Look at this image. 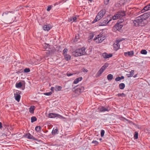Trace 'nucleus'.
Returning a JSON list of instances; mask_svg holds the SVG:
<instances>
[{
  "label": "nucleus",
  "instance_id": "4c0bfd02",
  "mask_svg": "<svg viewBox=\"0 0 150 150\" xmlns=\"http://www.w3.org/2000/svg\"><path fill=\"white\" fill-rule=\"evenodd\" d=\"M50 45L49 44H45L44 46V47L45 49H46L47 48H50Z\"/></svg>",
  "mask_w": 150,
  "mask_h": 150
},
{
  "label": "nucleus",
  "instance_id": "c03bdc74",
  "mask_svg": "<svg viewBox=\"0 0 150 150\" xmlns=\"http://www.w3.org/2000/svg\"><path fill=\"white\" fill-rule=\"evenodd\" d=\"M105 131L103 130H102L101 131V133H100V135L102 137H103L104 136V134H105Z\"/></svg>",
  "mask_w": 150,
  "mask_h": 150
},
{
  "label": "nucleus",
  "instance_id": "a211bd4d",
  "mask_svg": "<svg viewBox=\"0 0 150 150\" xmlns=\"http://www.w3.org/2000/svg\"><path fill=\"white\" fill-rule=\"evenodd\" d=\"M113 45L115 50H117L120 48V45L119 43L117 44L115 42Z\"/></svg>",
  "mask_w": 150,
  "mask_h": 150
},
{
  "label": "nucleus",
  "instance_id": "ddd939ff",
  "mask_svg": "<svg viewBox=\"0 0 150 150\" xmlns=\"http://www.w3.org/2000/svg\"><path fill=\"white\" fill-rule=\"evenodd\" d=\"M134 52L133 51L125 52L124 53V55L126 56H129L132 57L134 55Z\"/></svg>",
  "mask_w": 150,
  "mask_h": 150
},
{
  "label": "nucleus",
  "instance_id": "e433bc0d",
  "mask_svg": "<svg viewBox=\"0 0 150 150\" xmlns=\"http://www.w3.org/2000/svg\"><path fill=\"white\" fill-rule=\"evenodd\" d=\"M30 71V70L29 68H25L24 70V72L25 73H28Z\"/></svg>",
  "mask_w": 150,
  "mask_h": 150
},
{
  "label": "nucleus",
  "instance_id": "bb28decb",
  "mask_svg": "<svg viewBox=\"0 0 150 150\" xmlns=\"http://www.w3.org/2000/svg\"><path fill=\"white\" fill-rule=\"evenodd\" d=\"M124 79V77L123 76H122L121 77H117L115 78V80L116 81H119L121 79Z\"/></svg>",
  "mask_w": 150,
  "mask_h": 150
},
{
  "label": "nucleus",
  "instance_id": "e2e57ef3",
  "mask_svg": "<svg viewBox=\"0 0 150 150\" xmlns=\"http://www.w3.org/2000/svg\"><path fill=\"white\" fill-rule=\"evenodd\" d=\"M137 76V74L133 76V77L134 78H136Z\"/></svg>",
  "mask_w": 150,
  "mask_h": 150
},
{
  "label": "nucleus",
  "instance_id": "09e8293b",
  "mask_svg": "<svg viewBox=\"0 0 150 150\" xmlns=\"http://www.w3.org/2000/svg\"><path fill=\"white\" fill-rule=\"evenodd\" d=\"M110 0H104V3L105 5H107L109 3Z\"/></svg>",
  "mask_w": 150,
  "mask_h": 150
},
{
  "label": "nucleus",
  "instance_id": "8fccbe9b",
  "mask_svg": "<svg viewBox=\"0 0 150 150\" xmlns=\"http://www.w3.org/2000/svg\"><path fill=\"white\" fill-rule=\"evenodd\" d=\"M52 6L51 5H49L48 6L47 8V11H49L51 9Z\"/></svg>",
  "mask_w": 150,
  "mask_h": 150
},
{
  "label": "nucleus",
  "instance_id": "473e14b6",
  "mask_svg": "<svg viewBox=\"0 0 150 150\" xmlns=\"http://www.w3.org/2000/svg\"><path fill=\"white\" fill-rule=\"evenodd\" d=\"M117 13L115 15H114L113 16H112V18L113 20H117L119 18V16H117Z\"/></svg>",
  "mask_w": 150,
  "mask_h": 150
},
{
  "label": "nucleus",
  "instance_id": "603ef678",
  "mask_svg": "<svg viewBox=\"0 0 150 150\" xmlns=\"http://www.w3.org/2000/svg\"><path fill=\"white\" fill-rule=\"evenodd\" d=\"M112 54H107V58H109L110 57H111L112 56Z\"/></svg>",
  "mask_w": 150,
  "mask_h": 150
},
{
  "label": "nucleus",
  "instance_id": "a19ab883",
  "mask_svg": "<svg viewBox=\"0 0 150 150\" xmlns=\"http://www.w3.org/2000/svg\"><path fill=\"white\" fill-rule=\"evenodd\" d=\"M124 21V19L123 18H121L118 20L117 23H119V24H120L123 22Z\"/></svg>",
  "mask_w": 150,
  "mask_h": 150
},
{
  "label": "nucleus",
  "instance_id": "423d86ee",
  "mask_svg": "<svg viewBox=\"0 0 150 150\" xmlns=\"http://www.w3.org/2000/svg\"><path fill=\"white\" fill-rule=\"evenodd\" d=\"M10 13L13 14L14 13V12L13 11H6L3 13L2 16L6 17H9L11 16V14H10Z\"/></svg>",
  "mask_w": 150,
  "mask_h": 150
},
{
  "label": "nucleus",
  "instance_id": "69168bd1",
  "mask_svg": "<svg viewBox=\"0 0 150 150\" xmlns=\"http://www.w3.org/2000/svg\"><path fill=\"white\" fill-rule=\"evenodd\" d=\"M120 39L121 40V41L125 40V39L123 38H122V39Z\"/></svg>",
  "mask_w": 150,
  "mask_h": 150
},
{
  "label": "nucleus",
  "instance_id": "37998d69",
  "mask_svg": "<svg viewBox=\"0 0 150 150\" xmlns=\"http://www.w3.org/2000/svg\"><path fill=\"white\" fill-rule=\"evenodd\" d=\"M117 95L118 97L125 96V95L123 93H119L117 94Z\"/></svg>",
  "mask_w": 150,
  "mask_h": 150
},
{
  "label": "nucleus",
  "instance_id": "f03ea898",
  "mask_svg": "<svg viewBox=\"0 0 150 150\" xmlns=\"http://www.w3.org/2000/svg\"><path fill=\"white\" fill-rule=\"evenodd\" d=\"M112 16L111 15H109L106 17L103 18L100 22V25H106L107 24L110 22L112 19Z\"/></svg>",
  "mask_w": 150,
  "mask_h": 150
},
{
  "label": "nucleus",
  "instance_id": "de8ad7c7",
  "mask_svg": "<svg viewBox=\"0 0 150 150\" xmlns=\"http://www.w3.org/2000/svg\"><path fill=\"white\" fill-rule=\"evenodd\" d=\"M52 93V92L51 91L48 92L46 93H44V94L46 96H50Z\"/></svg>",
  "mask_w": 150,
  "mask_h": 150
},
{
  "label": "nucleus",
  "instance_id": "72a5a7b5",
  "mask_svg": "<svg viewBox=\"0 0 150 150\" xmlns=\"http://www.w3.org/2000/svg\"><path fill=\"white\" fill-rule=\"evenodd\" d=\"M147 52V51L145 50H142L141 51V53L143 54H146Z\"/></svg>",
  "mask_w": 150,
  "mask_h": 150
},
{
  "label": "nucleus",
  "instance_id": "cd10ccee",
  "mask_svg": "<svg viewBox=\"0 0 150 150\" xmlns=\"http://www.w3.org/2000/svg\"><path fill=\"white\" fill-rule=\"evenodd\" d=\"M120 88L121 89H123L125 87V85L124 83H122L119 85Z\"/></svg>",
  "mask_w": 150,
  "mask_h": 150
},
{
  "label": "nucleus",
  "instance_id": "c756f323",
  "mask_svg": "<svg viewBox=\"0 0 150 150\" xmlns=\"http://www.w3.org/2000/svg\"><path fill=\"white\" fill-rule=\"evenodd\" d=\"M37 120V118L35 116H33L31 117V122L32 123L36 121Z\"/></svg>",
  "mask_w": 150,
  "mask_h": 150
},
{
  "label": "nucleus",
  "instance_id": "c9c22d12",
  "mask_svg": "<svg viewBox=\"0 0 150 150\" xmlns=\"http://www.w3.org/2000/svg\"><path fill=\"white\" fill-rule=\"evenodd\" d=\"M68 52V50L67 48H65L63 50V54L64 55H65V54H67V53Z\"/></svg>",
  "mask_w": 150,
  "mask_h": 150
},
{
  "label": "nucleus",
  "instance_id": "0eeeda50",
  "mask_svg": "<svg viewBox=\"0 0 150 150\" xmlns=\"http://www.w3.org/2000/svg\"><path fill=\"white\" fill-rule=\"evenodd\" d=\"M101 112H105V111H108L110 110V108L109 106H107L106 107L104 106H101L99 108Z\"/></svg>",
  "mask_w": 150,
  "mask_h": 150
},
{
  "label": "nucleus",
  "instance_id": "f3484780",
  "mask_svg": "<svg viewBox=\"0 0 150 150\" xmlns=\"http://www.w3.org/2000/svg\"><path fill=\"white\" fill-rule=\"evenodd\" d=\"M134 70H132L130 72V74H127L126 75L127 77L129 78L132 76L134 74Z\"/></svg>",
  "mask_w": 150,
  "mask_h": 150
},
{
  "label": "nucleus",
  "instance_id": "774afa93",
  "mask_svg": "<svg viewBox=\"0 0 150 150\" xmlns=\"http://www.w3.org/2000/svg\"><path fill=\"white\" fill-rule=\"evenodd\" d=\"M148 5L149 6V8H150V4H149Z\"/></svg>",
  "mask_w": 150,
  "mask_h": 150
},
{
  "label": "nucleus",
  "instance_id": "6e6552de",
  "mask_svg": "<svg viewBox=\"0 0 150 150\" xmlns=\"http://www.w3.org/2000/svg\"><path fill=\"white\" fill-rule=\"evenodd\" d=\"M106 38V37L104 35L103 36H101L100 37L97 38V40H96V42L99 43L101 42Z\"/></svg>",
  "mask_w": 150,
  "mask_h": 150
},
{
  "label": "nucleus",
  "instance_id": "7c9ffc66",
  "mask_svg": "<svg viewBox=\"0 0 150 150\" xmlns=\"http://www.w3.org/2000/svg\"><path fill=\"white\" fill-rule=\"evenodd\" d=\"M35 130L37 132H38L41 130V127L40 126H37L35 128Z\"/></svg>",
  "mask_w": 150,
  "mask_h": 150
},
{
  "label": "nucleus",
  "instance_id": "052dcab7",
  "mask_svg": "<svg viewBox=\"0 0 150 150\" xmlns=\"http://www.w3.org/2000/svg\"><path fill=\"white\" fill-rule=\"evenodd\" d=\"M2 127V123L0 122V129H1Z\"/></svg>",
  "mask_w": 150,
  "mask_h": 150
},
{
  "label": "nucleus",
  "instance_id": "0e129e2a",
  "mask_svg": "<svg viewBox=\"0 0 150 150\" xmlns=\"http://www.w3.org/2000/svg\"><path fill=\"white\" fill-rule=\"evenodd\" d=\"M58 4V3H56L54 4V6H56V5H57Z\"/></svg>",
  "mask_w": 150,
  "mask_h": 150
},
{
  "label": "nucleus",
  "instance_id": "f8f14e48",
  "mask_svg": "<svg viewBox=\"0 0 150 150\" xmlns=\"http://www.w3.org/2000/svg\"><path fill=\"white\" fill-rule=\"evenodd\" d=\"M43 28L44 30L49 31L52 28V27L50 24L45 25L43 26Z\"/></svg>",
  "mask_w": 150,
  "mask_h": 150
},
{
  "label": "nucleus",
  "instance_id": "49530a36",
  "mask_svg": "<svg viewBox=\"0 0 150 150\" xmlns=\"http://www.w3.org/2000/svg\"><path fill=\"white\" fill-rule=\"evenodd\" d=\"M99 20V19H98V17L96 16L95 19L92 22V23H94Z\"/></svg>",
  "mask_w": 150,
  "mask_h": 150
},
{
  "label": "nucleus",
  "instance_id": "a18cd8bd",
  "mask_svg": "<svg viewBox=\"0 0 150 150\" xmlns=\"http://www.w3.org/2000/svg\"><path fill=\"white\" fill-rule=\"evenodd\" d=\"M79 38V34H77V35H76L75 37V39L74 40V41H77L78 40Z\"/></svg>",
  "mask_w": 150,
  "mask_h": 150
},
{
  "label": "nucleus",
  "instance_id": "b1692460",
  "mask_svg": "<svg viewBox=\"0 0 150 150\" xmlns=\"http://www.w3.org/2000/svg\"><path fill=\"white\" fill-rule=\"evenodd\" d=\"M54 89L56 91H58L61 90L62 87L60 86L56 85Z\"/></svg>",
  "mask_w": 150,
  "mask_h": 150
},
{
  "label": "nucleus",
  "instance_id": "7ed1b4c3",
  "mask_svg": "<svg viewBox=\"0 0 150 150\" xmlns=\"http://www.w3.org/2000/svg\"><path fill=\"white\" fill-rule=\"evenodd\" d=\"M144 18H142L141 16L137 17L136 19L134 20L133 21L134 25L136 26H139L141 24H142Z\"/></svg>",
  "mask_w": 150,
  "mask_h": 150
},
{
  "label": "nucleus",
  "instance_id": "3c124183",
  "mask_svg": "<svg viewBox=\"0 0 150 150\" xmlns=\"http://www.w3.org/2000/svg\"><path fill=\"white\" fill-rule=\"evenodd\" d=\"M105 35H103V36ZM101 36L100 35H98L96 36V37L94 38V40H97V38L100 37L101 36Z\"/></svg>",
  "mask_w": 150,
  "mask_h": 150
},
{
  "label": "nucleus",
  "instance_id": "f704fd0d",
  "mask_svg": "<svg viewBox=\"0 0 150 150\" xmlns=\"http://www.w3.org/2000/svg\"><path fill=\"white\" fill-rule=\"evenodd\" d=\"M104 71L103 70L100 69L97 72V74L98 76L100 75Z\"/></svg>",
  "mask_w": 150,
  "mask_h": 150
},
{
  "label": "nucleus",
  "instance_id": "412c9836",
  "mask_svg": "<svg viewBox=\"0 0 150 150\" xmlns=\"http://www.w3.org/2000/svg\"><path fill=\"white\" fill-rule=\"evenodd\" d=\"M52 135H55L56 134H58L57 128H56L55 129L54 128L52 131Z\"/></svg>",
  "mask_w": 150,
  "mask_h": 150
},
{
  "label": "nucleus",
  "instance_id": "9d476101",
  "mask_svg": "<svg viewBox=\"0 0 150 150\" xmlns=\"http://www.w3.org/2000/svg\"><path fill=\"white\" fill-rule=\"evenodd\" d=\"M25 137L29 139L36 140V139L34 137H33L30 133H28L26 134L25 135Z\"/></svg>",
  "mask_w": 150,
  "mask_h": 150
},
{
  "label": "nucleus",
  "instance_id": "864d4df0",
  "mask_svg": "<svg viewBox=\"0 0 150 150\" xmlns=\"http://www.w3.org/2000/svg\"><path fill=\"white\" fill-rule=\"evenodd\" d=\"M121 42V41L120 39L117 40H116V41L115 43H117V44H118V43L119 44V43Z\"/></svg>",
  "mask_w": 150,
  "mask_h": 150
},
{
  "label": "nucleus",
  "instance_id": "20e7f679",
  "mask_svg": "<svg viewBox=\"0 0 150 150\" xmlns=\"http://www.w3.org/2000/svg\"><path fill=\"white\" fill-rule=\"evenodd\" d=\"M105 13L106 10L105 9L101 10L98 13L96 16L98 17V19L100 20L103 17L105 14Z\"/></svg>",
  "mask_w": 150,
  "mask_h": 150
},
{
  "label": "nucleus",
  "instance_id": "4468645a",
  "mask_svg": "<svg viewBox=\"0 0 150 150\" xmlns=\"http://www.w3.org/2000/svg\"><path fill=\"white\" fill-rule=\"evenodd\" d=\"M83 87L81 86L80 88H78L76 89L75 92V93H80L83 90Z\"/></svg>",
  "mask_w": 150,
  "mask_h": 150
},
{
  "label": "nucleus",
  "instance_id": "338daca9",
  "mask_svg": "<svg viewBox=\"0 0 150 150\" xmlns=\"http://www.w3.org/2000/svg\"><path fill=\"white\" fill-rule=\"evenodd\" d=\"M121 118H122V119H125V120H127V119H126V118H125V117H121Z\"/></svg>",
  "mask_w": 150,
  "mask_h": 150
},
{
  "label": "nucleus",
  "instance_id": "bf43d9fd",
  "mask_svg": "<svg viewBox=\"0 0 150 150\" xmlns=\"http://www.w3.org/2000/svg\"><path fill=\"white\" fill-rule=\"evenodd\" d=\"M54 87H51L50 90H51V91H52L53 92H54Z\"/></svg>",
  "mask_w": 150,
  "mask_h": 150
},
{
  "label": "nucleus",
  "instance_id": "2f4dec72",
  "mask_svg": "<svg viewBox=\"0 0 150 150\" xmlns=\"http://www.w3.org/2000/svg\"><path fill=\"white\" fill-rule=\"evenodd\" d=\"M138 133L137 132H135L134 135V137L135 139H137L138 138Z\"/></svg>",
  "mask_w": 150,
  "mask_h": 150
},
{
  "label": "nucleus",
  "instance_id": "f257e3e1",
  "mask_svg": "<svg viewBox=\"0 0 150 150\" xmlns=\"http://www.w3.org/2000/svg\"><path fill=\"white\" fill-rule=\"evenodd\" d=\"M86 49V48L84 47L77 49L72 52V54L75 57H78L85 55L86 54L85 52Z\"/></svg>",
  "mask_w": 150,
  "mask_h": 150
},
{
  "label": "nucleus",
  "instance_id": "2eb2a0df",
  "mask_svg": "<svg viewBox=\"0 0 150 150\" xmlns=\"http://www.w3.org/2000/svg\"><path fill=\"white\" fill-rule=\"evenodd\" d=\"M14 96L15 100L19 102L20 101L21 98V96L18 93H14Z\"/></svg>",
  "mask_w": 150,
  "mask_h": 150
},
{
  "label": "nucleus",
  "instance_id": "6e6d98bb",
  "mask_svg": "<svg viewBox=\"0 0 150 150\" xmlns=\"http://www.w3.org/2000/svg\"><path fill=\"white\" fill-rule=\"evenodd\" d=\"M94 35L93 34H91L89 36V38L90 39H92L94 37Z\"/></svg>",
  "mask_w": 150,
  "mask_h": 150
},
{
  "label": "nucleus",
  "instance_id": "1a4fd4ad",
  "mask_svg": "<svg viewBox=\"0 0 150 150\" xmlns=\"http://www.w3.org/2000/svg\"><path fill=\"white\" fill-rule=\"evenodd\" d=\"M117 15L119 16V18H121L126 15L125 12L124 11H119L117 12Z\"/></svg>",
  "mask_w": 150,
  "mask_h": 150
},
{
  "label": "nucleus",
  "instance_id": "39448f33",
  "mask_svg": "<svg viewBox=\"0 0 150 150\" xmlns=\"http://www.w3.org/2000/svg\"><path fill=\"white\" fill-rule=\"evenodd\" d=\"M123 25L119 24V23H117L113 27V30L116 31L117 30L120 31L121 30Z\"/></svg>",
  "mask_w": 150,
  "mask_h": 150
},
{
  "label": "nucleus",
  "instance_id": "79ce46f5",
  "mask_svg": "<svg viewBox=\"0 0 150 150\" xmlns=\"http://www.w3.org/2000/svg\"><path fill=\"white\" fill-rule=\"evenodd\" d=\"M102 56L104 58H105V59H107V53L106 52L103 53L102 54Z\"/></svg>",
  "mask_w": 150,
  "mask_h": 150
},
{
  "label": "nucleus",
  "instance_id": "6ab92c4d",
  "mask_svg": "<svg viewBox=\"0 0 150 150\" xmlns=\"http://www.w3.org/2000/svg\"><path fill=\"white\" fill-rule=\"evenodd\" d=\"M35 107L34 105H32L29 108V112L31 113H33Z\"/></svg>",
  "mask_w": 150,
  "mask_h": 150
},
{
  "label": "nucleus",
  "instance_id": "aec40b11",
  "mask_svg": "<svg viewBox=\"0 0 150 150\" xmlns=\"http://www.w3.org/2000/svg\"><path fill=\"white\" fill-rule=\"evenodd\" d=\"M82 79V77H80L76 78L74 81L73 83L74 84L78 83L79 81H81Z\"/></svg>",
  "mask_w": 150,
  "mask_h": 150
},
{
  "label": "nucleus",
  "instance_id": "4be33fe9",
  "mask_svg": "<svg viewBox=\"0 0 150 150\" xmlns=\"http://www.w3.org/2000/svg\"><path fill=\"white\" fill-rule=\"evenodd\" d=\"M76 19L77 18L76 16L71 17L70 18H69L68 21L71 22L73 21V22H76Z\"/></svg>",
  "mask_w": 150,
  "mask_h": 150
},
{
  "label": "nucleus",
  "instance_id": "58836bf2",
  "mask_svg": "<svg viewBox=\"0 0 150 150\" xmlns=\"http://www.w3.org/2000/svg\"><path fill=\"white\" fill-rule=\"evenodd\" d=\"M56 117H58L59 118H60V119H65V117H62V116L61 115H60L58 114H57V116Z\"/></svg>",
  "mask_w": 150,
  "mask_h": 150
},
{
  "label": "nucleus",
  "instance_id": "13d9d810",
  "mask_svg": "<svg viewBox=\"0 0 150 150\" xmlns=\"http://www.w3.org/2000/svg\"><path fill=\"white\" fill-rule=\"evenodd\" d=\"M105 69L106 68H105L103 66L100 69L103 70V71H104Z\"/></svg>",
  "mask_w": 150,
  "mask_h": 150
},
{
  "label": "nucleus",
  "instance_id": "ea45409f",
  "mask_svg": "<svg viewBox=\"0 0 150 150\" xmlns=\"http://www.w3.org/2000/svg\"><path fill=\"white\" fill-rule=\"evenodd\" d=\"M92 143L93 144H94V145L96 146L98 144V142L96 141L93 140L92 142Z\"/></svg>",
  "mask_w": 150,
  "mask_h": 150
},
{
  "label": "nucleus",
  "instance_id": "a878e982",
  "mask_svg": "<svg viewBox=\"0 0 150 150\" xmlns=\"http://www.w3.org/2000/svg\"><path fill=\"white\" fill-rule=\"evenodd\" d=\"M107 78L108 80L111 81L113 78V76L112 74H109L107 76Z\"/></svg>",
  "mask_w": 150,
  "mask_h": 150
},
{
  "label": "nucleus",
  "instance_id": "5701e85b",
  "mask_svg": "<svg viewBox=\"0 0 150 150\" xmlns=\"http://www.w3.org/2000/svg\"><path fill=\"white\" fill-rule=\"evenodd\" d=\"M149 10H150V8L149 6L148 5L145 6L143 9L141 11L142 13L144 12L145 11H147Z\"/></svg>",
  "mask_w": 150,
  "mask_h": 150
},
{
  "label": "nucleus",
  "instance_id": "393cba45",
  "mask_svg": "<svg viewBox=\"0 0 150 150\" xmlns=\"http://www.w3.org/2000/svg\"><path fill=\"white\" fill-rule=\"evenodd\" d=\"M65 59L67 61H69L70 60L71 56L69 54H65L64 55Z\"/></svg>",
  "mask_w": 150,
  "mask_h": 150
},
{
  "label": "nucleus",
  "instance_id": "5fc2aeb1",
  "mask_svg": "<svg viewBox=\"0 0 150 150\" xmlns=\"http://www.w3.org/2000/svg\"><path fill=\"white\" fill-rule=\"evenodd\" d=\"M73 74L68 73L67 74V75L68 76H70L73 75Z\"/></svg>",
  "mask_w": 150,
  "mask_h": 150
},
{
  "label": "nucleus",
  "instance_id": "9b49d317",
  "mask_svg": "<svg viewBox=\"0 0 150 150\" xmlns=\"http://www.w3.org/2000/svg\"><path fill=\"white\" fill-rule=\"evenodd\" d=\"M150 16V12H146L142 15H141L142 18H144V20H145L146 18H148L149 16Z\"/></svg>",
  "mask_w": 150,
  "mask_h": 150
},
{
  "label": "nucleus",
  "instance_id": "dca6fc26",
  "mask_svg": "<svg viewBox=\"0 0 150 150\" xmlns=\"http://www.w3.org/2000/svg\"><path fill=\"white\" fill-rule=\"evenodd\" d=\"M57 114L54 113H50L48 114V117L50 118H54L57 117Z\"/></svg>",
  "mask_w": 150,
  "mask_h": 150
},
{
  "label": "nucleus",
  "instance_id": "c85d7f7f",
  "mask_svg": "<svg viewBox=\"0 0 150 150\" xmlns=\"http://www.w3.org/2000/svg\"><path fill=\"white\" fill-rule=\"evenodd\" d=\"M22 86V83L19 82L18 83H16V87L17 88H20Z\"/></svg>",
  "mask_w": 150,
  "mask_h": 150
},
{
  "label": "nucleus",
  "instance_id": "4d7b16f0",
  "mask_svg": "<svg viewBox=\"0 0 150 150\" xmlns=\"http://www.w3.org/2000/svg\"><path fill=\"white\" fill-rule=\"evenodd\" d=\"M108 64H105L104 65H103V66L104 67L106 68L107 67H108Z\"/></svg>",
  "mask_w": 150,
  "mask_h": 150
},
{
  "label": "nucleus",
  "instance_id": "680f3d73",
  "mask_svg": "<svg viewBox=\"0 0 150 150\" xmlns=\"http://www.w3.org/2000/svg\"><path fill=\"white\" fill-rule=\"evenodd\" d=\"M103 33L101 32L100 33L99 35H100L101 36H103Z\"/></svg>",
  "mask_w": 150,
  "mask_h": 150
}]
</instances>
